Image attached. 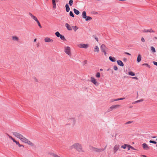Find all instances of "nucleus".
Returning <instances> with one entry per match:
<instances>
[{"mask_svg": "<svg viewBox=\"0 0 157 157\" xmlns=\"http://www.w3.org/2000/svg\"><path fill=\"white\" fill-rule=\"evenodd\" d=\"M12 133L13 136L20 139L22 142L27 144L31 146H34V144L33 143L23 136L21 133L16 132H13Z\"/></svg>", "mask_w": 157, "mask_h": 157, "instance_id": "obj_1", "label": "nucleus"}, {"mask_svg": "<svg viewBox=\"0 0 157 157\" xmlns=\"http://www.w3.org/2000/svg\"><path fill=\"white\" fill-rule=\"evenodd\" d=\"M73 149H75L79 152H81L83 151L81 145L78 143H75L69 147V149L70 150Z\"/></svg>", "mask_w": 157, "mask_h": 157, "instance_id": "obj_2", "label": "nucleus"}, {"mask_svg": "<svg viewBox=\"0 0 157 157\" xmlns=\"http://www.w3.org/2000/svg\"><path fill=\"white\" fill-rule=\"evenodd\" d=\"M67 124L73 127L76 124V120L75 118L71 117L67 119Z\"/></svg>", "mask_w": 157, "mask_h": 157, "instance_id": "obj_3", "label": "nucleus"}, {"mask_svg": "<svg viewBox=\"0 0 157 157\" xmlns=\"http://www.w3.org/2000/svg\"><path fill=\"white\" fill-rule=\"evenodd\" d=\"M8 136H9V138L12 140L19 147H24V145H23L20 144L19 142L18 141L14 139L11 136H10L9 135H8Z\"/></svg>", "mask_w": 157, "mask_h": 157, "instance_id": "obj_4", "label": "nucleus"}, {"mask_svg": "<svg viewBox=\"0 0 157 157\" xmlns=\"http://www.w3.org/2000/svg\"><path fill=\"white\" fill-rule=\"evenodd\" d=\"M64 52L66 54H67L69 56L71 55V48L69 46H66L64 47Z\"/></svg>", "mask_w": 157, "mask_h": 157, "instance_id": "obj_5", "label": "nucleus"}, {"mask_svg": "<svg viewBox=\"0 0 157 157\" xmlns=\"http://www.w3.org/2000/svg\"><path fill=\"white\" fill-rule=\"evenodd\" d=\"M90 81L96 86H98L99 84V83L93 77H90Z\"/></svg>", "mask_w": 157, "mask_h": 157, "instance_id": "obj_6", "label": "nucleus"}, {"mask_svg": "<svg viewBox=\"0 0 157 157\" xmlns=\"http://www.w3.org/2000/svg\"><path fill=\"white\" fill-rule=\"evenodd\" d=\"M121 107L120 105H112L108 109V112H109L112 111L114 109H116Z\"/></svg>", "mask_w": 157, "mask_h": 157, "instance_id": "obj_7", "label": "nucleus"}, {"mask_svg": "<svg viewBox=\"0 0 157 157\" xmlns=\"http://www.w3.org/2000/svg\"><path fill=\"white\" fill-rule=\"evenodd\" d=\"M77 46L79 48H88L89 45L88 44H78Z\"/></svg>", "mask_w": 157, "mask_h": 157, "instance_id": "obj_8", "label": "nucleus"}, {"mask_svg": "<svg viewBox=\"0 0 157 157\" xmlns=\"http://www.w3.org/2000/svg\"><path fill=\"white\" fill-rule=\"evenodd\" d=\"M143 149L145 150H148L150 149V147L146 143H143L142 145Z\"/></svg>", "mask_w": 157, "mask_h": 157, "instance_id": "obj_9", "label": "nucleus"}, {"mask_svg": "<svg viewBox=\"0 0 157 157\" xmlns=\"http://www.w3.org/2000/svg\"><path fill=\"white\" fill-rule=\"evenodd\" d=\"M44 40L45 42L52 43L53 42L52 39L48 37H45L44 39Z\"/></svg>", "mask_w": 157, "mask_h": 157, "instance_id": "obj_10", "label": "nucleus"}, {"mask_svg": "<svg viewBox=\"0 0 157 157\" xmlns=\"http://www.w3.org/2000/svg\"><path fill=\"white\" fill-rule=\"evenodd\" d=\"M120 145L119 144H116L113 147V151L114 153H116L119 149Z\"/></svg>", "mask_w": 157, "mask_h": 157, "instance_id": "obj_11", "label": "nucleus"}, {"mask_svg": "<svg viewBox=\"0 0 157 157\" xmlns=\"http://www.w3.org/2000/svg\"><path fill=\"white\" fill-rule=\"evenodd\" d=\"M144 33H155V31L151 29H144L143 31Z\"/></svg>", "mask_w": 157, "mask_h": 157, "instance_id": "obj_12", "label": "nucleus"}, {"mask_svg": "<svg viewBox=\"0 0 157 157\" xmlns=\"http://www.w3.org/2000/svg\"><path fill=\"white\" fill-rule=\"evenodd\" d=\"M29 15L30 16L31 18L35 20V21H36L38 20L37 18L34 15H33L31 13H29Z\"/></svg>", "mask_w": 157, "mask_h": 157, "instance_id": "obj_13", "label": "nucleus"}, {"mask_svg": "<svg viewBox=\"0 0 157 157\" xmlns=\"http://www.w3.org/2000/svg\"><path fill=\"white\" fill-rule=\"evenodd\" d=\"M100 48L101 51H107L108 49L107 48L104 44H102L101 45Z\"/></svg>", "mask_w": 157, "mask_h": 157, "instance_id": "obj_14", "label": "nucleus"}, {"mask_svg": "<svg viewBox=\"0 0 157 157\" xmlns=\"http://www.w3.org/2000/svg\"><path fill=\"white\" fill-rule=\"evenodd\" d=\"M94 52L98 53L99 52V50L98 47L97 46H95L94 48Z\"/></svg>", "mask_w": 157, "mask_h": 157, "instance_id": "obj_15", "label": "nucleus"}, {"mask_svg": "<svg viewBox=\"0 0 157 157\" xmlns=\"http://www.w3.org/2000/svg\"><path fill=\"white\" fill-rule=\"evenodd\" d=\"M117 63L121 67L124 66V64L120 60H118L117 61Z\"/></svg>", "mask_w": 157, "mask_h": 157, "instance_id": "obj_16", "label": "nucleus"}, {"mask_svg": "<svg viewBox=\"0 0 157 157\" xmlns=\"http://www.w3.org/2000/svg\"><path fill=\"white\" fill-rule=\"evenodd\" d=\"M141 60V56L140 54H138L137 59V61L138 63H139Z\"/></svg>", "mask_w": 157, "mask_h": 157, "instance_id": "obj_17", "label": "nucleus"}, {"mask_svg": "<svg viewBox=\"0 0 157 157\" xmlns=\"http://www.w3.org/2000/svg\"><path fill=\"white\" fill-rule=\"evenodd\" d=\"M65 26L68 30H72V28L68 23H66Z\"/></svg>", "mask_w": 157, "mask_h": 157, "instance_id": "obj_18", "label": "nucleus"}, {"mask_svg": "<svg viewBox=\"0 0 157 157\" xmlns=\"http://www.w3.org/2000/svg\"><path fill=\"white\" fill-rule=\"evenodd\" d=\"M53 8L54 10L56 8V4L55 0H52Z\"/></svg>", "mask_w": 157, "mask_h": 157, "instance_id": "obj_19", "label": "nucleus"}, {"mask_svg": "<svg viewBox=\"0 0 157 157\" xmlns=\"http://www.w3.org/2000/svg\"><path fill=\"white\" fill-rule=\"evenodd\" d=\"M12 39L13 40L16 41H18L19 40V38L18 37L16 36H12Z\"/></svg>", "mask_w": 157, "mask_h": 157, "instance_id": "obj_20", "label": "nucleus"}, {"mask_svg": "<svg viewBox=\"0 0 157 157\" xmlns=\"http://www.w3.org/2000/svg\"><path fill=\"white\" fill-rule=\"evenodd\" d=\"M109 60L112 62H114L116 61V59L114 57L109 56Z\"/></svg>", "mask_w": 157, "mask_h": 157, "instance_id": "obj_21", "label": "nucleus"}, {"mask_svg": "<svg viewBox=\"0 0 157 157\" xmlns=\"http://www.w3.org/2000/svg\"><path fill=\"white\" fill-rule=\"evenodd\" d=\"M86 13L85 11H83L82 13V17L83 18L85 19L86 17Z\"/></svg>", "mask_w": 157, "mask_h": 157, "instance_id": "obj_22", "label": "nucleus"}, {"mask_svg": "<svg viewBox=\"0 0 157 157\" xmlns=\"http://www.w3.org/2000/svg\"><path fill=\"white\" fill-rule=\"evenodd\" d=\"M66 11L67 12H68L70 10V8L69 6L67 4H66L65 5Z\"/></svg>", "mask_w": 157, "mask_h": 157, "instance_id": "obj_23", "label": "nucleus"}, {"mask_svg": "<svg viewBox=\"0 0 157 157\" xmlns=\"http://www.w3.org/2000/svg\"><path fill=\"white\" fill-rule=\"evenodd\" d=\"M73 11L76 14L78 15L79 13V12L78 10H77L75 9H74Z\"/></svg>", "mask_w": 157, "mask_h": 157, "instance_id": "obj_24", "label": "nucleus"}, {"mask_svg": "<svg viewBox=\"0 0 157 157\" xmlns=\"http://www.w3.org/2000/svg\"><path fill=\"white\" fill-rule=\"evenodd\" d=\"M74 32H76V30L78 29V28L76 26H72V27Z\"/></svg>", "mask_w": 157, "mask_h": 157, "instance_id": "obj_25", "label": "nucleus"}, {"mask_svg": "<svg viewBox=\"0 0 157 157\" xmlns=\"http://www.w3.org/2000/svg\"><path fill=\"white\" fill-rule=\"evenodd\" d=\"M85 20L86 21L91 20L92 19V18L91 17H89V16H88L87 17H86V18H85Z\"/></svg>", "mask_w": 157, "mask_h": 157, "instance_id": "obj_26", "label": "nucleus"}, {"mask_svg": "<svg viewBox=\"0 0 157 157\" xmlns=\"http://www.w3.org/2000/svg\"><path fill=\"white\" fill-rule=\"evenodd\" d=\"M127 145L128 144H124V145L121 146V147L124 149H125L126 148V147H127Z\"/></svg>", "mask_w": 157, "mask_h": 157, "instance_id": "obj_27", "label": "nucleus"}, {"mask_svg": "<svg viewBox=\"0 0 157 157\" xmlns=\"http://www.w3.org/2000/svg\"><path fill=\"white\" fill-rule=\"evenodd\" d=\"M151 51L154 53L156 51L155 48L153 46H152L151 48Z\"/></svg>", "mask_w": 157, "mask_h": 157, "instance_id": "obj_28", "label": "nucleus"}, {"mask_svg": "<svg viewBox=\"0 0 157 157\" xmlns=\"http://www.w3.org/2000/svg\"><path fill=\"white\" fill-rule=\"evenodd\" d=\"M55 35L58 37H59L61 35L58 32H56L55 33Z\"/></svg>", "mask_w": 157, "mask_h": 157, "instance_id": "obj_29", "label": "nucleus"}, {"mask_svg": "<svg viewBox=\"0 0 157 157\" xmlns=\"http://www.w3.org/2000/svg\"><path fill=\"white\" fill-rule=\"evenodd\" d=\"M128 74L131 76H134L135 75V73L132 71L129 72Z\"/></svg>", "mask_w": 157, "mask_h": 157, "instance_id": "obj_30", "label": "nucleus"}, {"mask_svg": "<svg viewBox=\"0 0 157 157\" xmlns=\"http://www.w3.org/2000/svg\"><path fill=\"white\" fill-rule=\"evenodd\" d=\"M73 3V1L72 0H70L69 1V4L70 6H72Z\"/></svg>", "mask_w": 157, "mask_h": 157, "instance_id": "obj_31", "label": "nucleus"}, {"mask_svg": "<svg viewBox=\"0 0 157 157\" xmlns=\"http://www.w3.org/2000/svg\"><path fill=\"white\" fill-rule=\"evenodd\" d=\"M96 77L97 78H99L100 77V73L99 72H97L96 75Z\"/></svg>", "mask_w": 157, "mask_h": 157, "instance_id": "obj_32", "label": "nucleus"}, {"mask_svg": "<svg viewBox=\"0 0 157 157\" xmlns=\"http://www.w3.org/2000/svg\"><path fill=\"white\" fill-rule=\"evenodd\" d=\"M33 79L34 82H38V79L36 77H33Z\"/></svg>", "mask_w": 157, "mask_h": 157, "instance_id": "obj_33", "label": "nucleus"}, {"mask_svg": "<svg viewBox=\"0 0 157 157\" xmlns=\"http://www.w3.org/2000/svg\"><path fill=\"white\" fill-rule=\"evenodd\" d=\"M59 37H60V38L61 40H65L64 36L63 35H61Z\"/></svg>", "mask_w": 157, "mask_h": 157, "instance_id": "obj_34", "label": "nucleus"}, {"mask_svg": "<svg viewBox=\"0 0 157 157\" xmlns=\"http://www.w3.org/2000/svg\"><path fill=\"white\" fill-rule=\"evenodd\" d=\"M36 22L37 23L38 26H39V27L40 28H42V26L39 22V21H38V20L36 21Z\"/></svg>", "mask_w": 157, "mask_h": 157, "instance_id": "obj_35", "label": "nucleus"}, {"mask_svg": "<svg viewBox=\"0 0 157 157\" xmlns=\"http://www.w3.org/2000/svg\"><path fill=\"white\" fill-rule=\"evenodd\" d=\"M143 66H145L147 67H148L149 68H150V66L147 63H144L142 64Z\"/></svg>", "mask_w": 157, "mask_h": 157, "instance_id": "obj_36", "label": "nucleus"}, {"mask_svg": "<svg viewBox=\"0 0 157 157\" xmlns=\"http://www.w3.org/2000/svg\"><path fill=\"white\" fill-rule=\"evenodd\" d=\"M70 16L72 17H74V14H73V12L71 11L70 12Z\"/></svg>", "mask_w": 157, "mask_h": 157, "instance_id": "obj_37", "label": "nucleus"}, {"mask_svg": "<svg viewBox=\"0 0 157 157\" xmlns=\"http://www.w3.org/2000/svg\"><path fill=\"white\" fill-rule=\"evenodd\" d=\"M94 149H95V151L97 152H100L101 151V150L98 149L97 148H95Z\"/></svg>", "mask_w": 157, "mask_h": 157, "instance_id": "obj_38", "label": "nucleus"}, {"mask_svg": "<svg viewBox=\"0 0 157 157\" xmlns=\"http://www.w3.org/2000/svg\"><path fill=\"white\" fill-rule=\"evenodd\" d=\"M141 41L143 42H144L145 41V39H144V38L143 37H142L141 38Z\"/></svg>", "mask_w": 157, "mask_h": 157, "instance_id": "obj_39", "label": "nucleus"}, {"mask_svg": "<svg viewBox=\"0 0 157 157\" xmlns=\"http://www.w3.org/2000/svg\"><path fill=\"white\" fill-rule=\"evenodd\" d=\"M124 98H117L116 99V101H119V100L124 99Z\"/></svg>", "mask_w": 157, "mask_h": 157, "instance_id": "obj_40", "label": "nucleus"}, {"mask_svg": "<svg viewBox=\"0 0 157 157\" xmlns=\"http://www.w3.org/2000/svg\"><path fill=\"white\" fill-rule=\"evenodd\" d=\"M131 146L130 145L128 144L127 145V148H128V150H130V149L131 148Z\"/></svg>", "mask_w": 157, "mask_h": 157, "instance_id": "obj_41", "label": "nucleus"}, {"mask_svg": "<svg viewBox=\"0 0 157 157\" xmlns=\"http://www.w3.org/2000/svg\"><path fill=\"white\" fill-rule=\"evenodd\" d=\"M113 69L115 71H117L118 69L117 67L116 66H114L113 67Z\"/></svg>", "mask_w": 157, "mask_h": 157, "instance_id": "obj_42", "label": "nucleus"}, {"mask_svg": "<svg viewBox=\"0 0 157 157\" xmlns=\"http://www.w3.org/2000/svg\"><path fill=\"white\" fill-rule=\"evenodd\" d=\"M143 101V99H140V100H137V101H136L135 102L137 103V102H140L142 101Z\"/></svg>", "mask_w": 157, "mask_h": 157, "instance_id": "obj_43", "label": "nucleus"}, {"mask_svg": "<svg viewBox=\"0 0 157 157\" xmlns=\"http://www.w3.org/2000/svg\"><path fill=\"white\" fill-rule=\"evenodd\" d=\"M106 51H101L102 52H103L104 53V54L105 56L106 55Z\"/></svg>", "mask_w": 157, "mask_h": 157, "instance_id": "obj_44", "label": "nucleus"}, {"mask_svg": "<svg viewBox=\"0 0 157 157\" xmlns=\"http://www.w3.org/2000/svg\"><path fill=\"white\" fill-rule=\"evenodd\" d=\"M115 101H116V99H112L111 101V102H113Z\"/></svg>", "mask_w": 157, "mask_h": 157, "instance_id": "obj_45", "label": "nucleus"}, {"mask_svg": "<svg viewBox=\"0 0 157 157\" xmlns=\"http://www.w3.org/2000/svg\"><path fill=\"white\" fill-rule=\"evenodd\" d=\"M153 63L155 65H156L157 66V62L154 61Z\"/></svg>", "mask_w": 157, "mask_h": 157, "instance_id": "obj_46", "label": "nucleus"}, {"mask_svg": "<svg viewBox=\"0 0 157 157\" xmlns=\"http://www.w3.org/2000/svg\"><path fill=\"white\" fill-rule=\"evenodd\" d=\"M95 39L97 40V42H98V38L95 37Z\"/></svg>", "mask_w": 157, "mask_h": 157, "instance_id": "obj_47", "label": "nucleus"}, {"mask_svg": "<svg viewBox=\"0 0 157 157\" xmlns=\"http://www.w3.org/2000/svg\"><path fill=\"white\" fill-rule=\"evenodd\" d=\"M125 53L129 56L131 55V54L128 52H125Z\"/></svg>", "mask_w": 157, "mask_h": 157, "instance_id": "obj_48", "label": "nucleus"}, {"mask_svg": "<svg viewBox=\"0 0 157 157\" xmlns=\"http://www.w3.org/2000/svg\"><path fill=\"white\" fill-rule=\"evenodd\" d=\"M154 141H153L152 140H150L149 141V143L153 144L154 143Z\"/></svg>", "mask_w": 157, "mask_h": 157, "instance_id": "obj_49", "label": "nucleus"}, {"mask_svg": "<svg viewBox=\"0 0 157 157\" xmlns=\"http://www.w3.org/2000/svg\"><path fill=\"white\" fill-rule=\"evenodd\" d=\"M132 78L133 79H138V78L136 77H133Z\"/></svg>", "mask_w": 157, "mask_h": 157, "instance_id": "obj_50", "label": "nucleus"}, {"mask_svg": "<svg viewBox=\"0 0 157 157\" xmlns=\"http://www.w3.org/2000/svg\"><path fill=\"white\" fill-rule=\"evenodd\" d=\"M131 148L132 149L134 150H136L133 147L131 146Z\"/></svg>", "mask_w": 157, "mask_h": 157, "instance_id": "obj_51", "label": "nucleus"}, {"mask_svg": "<svg viewBox=\"0 0 157 157\" xmlns=\"http://www.w3.org/2000/svg\"><path fill=\"white\" fill-rule=\"evenodd\" d=\"M131 121H128V122H127L126 123V124H129L131 123Z\"/></svg>", "mask_w": 157, "mask_h": 157, "instance_id": "obj_52", "label": "nucleus"}, {"mask_svg": "<svg viewBox=\"0 0 157 157\" xmlns=\"http://www.w3.org/2000/svg\"><path fill=\"white\" fill-rule=\"evenodd\" d=\"M141 156L143 157H147L145 155H141Z\"/></svg>", "mask_w": 157, "mask_h": 157, "instance_id": "obj_53", "label": "nucleus"}, {"mask_svg": "<svg viewBox=\"0 0 157 157\" xmlns=\"http://www.w3.org/2000/svg\"><path fill=\"white\" fill-rule=\"evenodd\" d=\"M154 144H157V142L156 141H154Z\"/></svg>", "mask_w": 157, "mask_h": 157, "instance_id": "obj_54", "label": "nucleus"}, {"mask_svg": "<svg viewBox=\"0 0 157 157\" xmlns=\"http://www.w3.org/2000/svg\"><path fill=\"white\" fill-rule=\"evenodd\" d=\"M36 46L37 47H38L39 46V43L37 44H36Z\"/></svg>", "mask_w": 157, "mask_h": 157, "instance_id": "obj_55", "label": "nucleus"}, {"mask_svg": "<svg viewBox=\"0 0 157 157\" xmlns=\"http://www.w3.org/2000/svg\"><path fill=\"white\" fill-rule=\"evenodd\" d=\"M36 39H35L34 40V42H36Z\"/></svg>", "mask_w": 157, "mask_h": 157, "instance_id": "obj_56", "label": "nucleus"}, {"mask_svg": "<svg viewBox=\"0 0 157 157\" xmlns=\"http://www.w3.org/2000/svg\"><path fill=\"white\" fill-rule=\"evenodd\" d=\"M154 38H155V39H157V37H154Z\"/></svg>", "mask_w": 157, "mask_h": 157, "instance_id": "obj_57", "label": "nucleus"}, {"mask_svg": "<svg viewBox=\"0 0 157 157\" xmlns=\"http://www.w3.org/2000/svg\"><path fill=\"white\" fill-rule=\"evenodd\" d=\"M100 70L101 71H102L103 70H102V69H100Z\"/></svg>", "mask_w": 157, "mask_h": 157, "instance_id": "obj_58", "label": "nucleus"}, {"mask_svg": "<svg viewBox=\"0 0 157 157\" xmlns=\"http://www.w3.org/2000/svg\"><path fill=\"white\" fill-rule=\"evenodd\" d=\"M156 137H153V138H155Z\"/></svg>", "mask_w": 157, "mask_h": 157, "instance_id": "obj_59", "label": "nucleus"}, {"mask_svg": "<svg viewBox=\"0 0 157 157\" xmlns=\"http://www.w3.org/2000/svg\"><path fill=\"white\" fill-rule=\"evenodd\" d=\"M156 140L157 141V138L156 139Z\"/></svg>", "mask_w": 157, "mask_h": 157, "instance_id": "obj_60", "label": "nucleus"}, {"mask_svg": "<svg viewBox=\"0 0 157 157\" xmlns=\"http://www.w3.org/2000/svg\"><path fill=\"white\" fill-rule=\"evenodd\" d=\"M156 146L157 147V145H156Z\"/></svg>", "mask_w": 157, "mask_h": 157, "instance_id": "obj_61", "label": "nucleus"}]
</instances>
